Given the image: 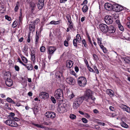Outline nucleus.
Returning <instances> with one entry per match:
<instances>
[{"label": "nucleus", "mask_w": 130, "mask_h": 130, "mask_svg": "<svg viewBox=\"0 0 130 130\" xmlns=\"http://www.w3.org/2000/svg\"><path fill=\"white\" fill-rule=\"evenodd\" d=\"M54 96L56 99L59 101H62L63 99V93L62 90L61 89H58L55 93Z\"/></svg>", "instance_id": "obj_1"}, {"label": "nucleus", "mask_w": 130, "mask_h": 130, "mask_svg": "<svg viewBox=\"0 0 130 130\" xmlns=\"http://www.w3.org/2000/svg\"><path fill=\"white\" fill-rule=\"evenodd\" d=\"M84 98V100L88 102H89V100L91 99L92 100L94 101L95 100V98L92 96V92L90 89H88L86 90Z\"/></svg>", "instance_id": "obj_2"}, {"label": "nucleus", "mask_w": 130, "mask_h": 130, "mask_svg": "<svg viewBox=\"0 0 130 130\" xmlns=\"http://www.w3.org/2000/svg\"><path fill=\"white\" fill-rule=\"evenodd\" d=\"M47 50L48 54V57L50 60L52 56L54 54L55 51L56 50V49L54 46H49L47 47Z\"/></svg>", "instance_id": "obj_3"}, {"label": "nucleus", "mask_w": 130, "mask_h": 130, "mask_svg": "<svg viewBox=\"0 0 130 130\" xmlns=\"http://www.w3.org/2000/svg\"><path fill=\"white\" fill-rule=\"evenodd\" d=\"M87 80L84 77L81 76L78 77L77 79V83L80 86L84 87L87 84Z\"/></svg>", "instance_id": "obj_4"}, {"label": "nucleus", "mask_w": 130, "mask_h": 130, "mask_svg": "<svg viewBox=\"0 0 130 130\" xmlns=\"http://www.w3.org/2000/svg\"><path fill=\"white\" fill-rule=\"evenodd\" d=\"M113 11L116 12H119L124 9V7L118 4L114 3L113 4Z\"/></svg>", "instance_id": "obj_5"}, {"label": "nucleus", "mask_w": 130, "mask_h": 130, "mask_svg": "<svg viewBox=\"0 0 130 130\" xmlns=\"http://www.w3.org/2000/svg\"><path fill=\"white\" fill-rule=\"evenodd\" d=\"M5 123L7 125L12 127H16L18 125L17 123L14 121L10 120H6Z\"/></svg>", "instance_id": "obj_6"}, {"label": "nucleus", "mask_w": 130, "mask_h": 130, "mask_svg": "<svg viewBox=\"0 0 130 130\" xmlns=\"http://www.w3.org/2000/svg\"><path fill=\"white\" fill-rule=\"evenodd\" d=\"M99 28L101 31L103 33H106L108 31V27L107 25L104 24H101L99 25Z\"/></svg>", "instance_id": "obj_7"}, {"label": "nucleus", "mask_w": 130, "mask_h": 130, "mask_svg": "<svg viewBox=\"0 0 130 130\" xmlns=\"http://www.w3.org/2000/svg\"><path fill=\"white\" fill-rule=\"evenodd\" d=\"M45 116L47 118L53 119L55 117L56 114L53 112L47 111L45 113Z\"/></svg>", "instance_id": "obj_8"}, {"label": "nucleus", "mask_w": 130, "mask_h": 130, "mask_svg": "<svg viewBox=\"0 0 130 130\" xmlns=\"http://www.w3.org/2000/svg\"><path fill=\"white\" fill-rule=\"evenodd\" d=\"M104 21L106 23L108 24H111L113 22V18L110 16L106 15L104 18Z\"/></svg>", "instance_id": "obj_9"}, {"label": "nucleus", "mask_w": 130, "mask_h": 130, "mask_svg": "<svg viewBox=\"0 0 130 130\" xmlns=\"http://www.w3.org/2000/svg\"><path fill=\"white\" fill-rule=\"evenodd\" d=\"M56 78L60 81H61L63 78L62 73L59 71H57L55 73Z\"/></svg>", "instance_id": "obj_10"}, {"label": "nucleus", "mask_w": 130, "mask_h": 130, "mask_svg": "<svg viewBox=\"0 0 130 130\" xmlns=\"http://www.w3.org/2000/svg\"><path fill=\"white\" fill-rule=\"evenodd\" d=\"M105 8L108 11L112 10L113 11V4L112 5L108 3H106L104 5Z\"/></svg>", "instance_id": "obj_11"}, {"label": "nucleus", "mask_w": 130, "mask_h": 130, "mask_svg": "<svg viewBox=\"0 0 130 130\" xmlns=\"http://www.w3.org/2000/svg\"><path fill=\"white\" fill-rule=\"evenodd\" d=\"M66 110L65 106L63 104H61L59 106V107L57 109L58 112L60 113H62L64 112Z\"/></svg>", "instance_id": "obj_12"}, {"label": "nucleus", "mask_w": 130, "mask_h": 130, "mask_svg": "<svg viewBox=\"0 0 130 130\" xmlns=\"http://www.w3.org/2000/svg\"><path fill=\"white\" fill-rule=\"evenodd\" d=\"M39 95L40 98L42 99H47L49 96L48 94L45 92H41L40 93Z\"/></svg>", "instance_id": "obj_13"}, {"label": "nucleus", "mask_w": 130, "mask_h": 130, "mask_svg": "<svg viewBox=\"0 0 130 130\" xmlns=\"http://www.w3.org/2000/svg\"><path fill=\"white\" fill-rule=\"evenodd\" d=\"M44 0H39L37 5L38 8L39 9H41L44 6Z\"/></svg>", "instance_id": "obj_14"}, {"label": "nucleus", "mask_w": 130, "mask_h": 130, "mask_svg": "<svg viewBox=\"0 0 130 130\" xmlns=\"http://www.w3.org/2000/svg\"><path fill=\"white\" fill-rule=\"evenodd\" d=\"M121 108L124 110L125 111L127 112L130 113V108L125 105L122 104L121 106Z\"/></svg>", "instance_id": "obj_15"}, {"label": "nucleus", "mask_w": 130, "mask_h": 130, "mask_svg": "<svg viewBox=\"0 0 130 130\" xmlns=\"http://www.w3.org/2000/svg\"><path fill=\"white\" fill-rule=\"evenodd\" d=\"M84 100V97H81L76 99L75 102L80 105L82 103Z\"/></svg>", "instance_id": "obj_16"}, {"label": "nucleus", "mask_w": 130, "mask_h": 130, "mask_svg": "<svg viewBox=\"0 0 130 130\" xmlns=\"http://www.w3.org/2000/svg\"><path fill=\"white\" fill-rule=\"evenodd\" d=\"M5 83L7 86L8 87H10L13 84V82L12 80L10 78H7L6 79Z\"/></svg>", "instance_id": "obj_17"}, {"label": "nucleus", "mask_w": 130, "mask_h": 130, "mask_svg": "<svg viewBox=\"0 0 130 130\" xmlns=\"http://www.w3.org/2000/svg\"><path fill=\"white\" fill-rule=\"evenodd\" d=\"M108 32L109 33L111 34L115 32V28L112 26H110L108 27Z\"/></svg>", "instance_id": "obj_18"}, {"label": "nucleus", "mask_w": 130, "mask_h": 130, "mask_svg": "<svg viewBox=\"0 0 130 130\" xmlns=\"http://www.w3.org/2000/svg\"><path fill=\"white\" fill-rule=\"evenodd\" d=\"M73 64V62L71 60H68L66 62L67 67L69 68H70L72 67Z\"/></svg>", "instance_id": "obj_19"}, {"label": "nucleus", "mask_w": 130, "mask_h": 130, "mask_svg": "<svg viewBox=\"0 0 130 130\" xmlns=\"http://www.w3.org/2000/svg\"><path fill=\"white\" fill-rule=\"evenodd\" d=\"M74 79L71 77H68L67 78L66 81L67 83L70 85H72L73 83Z\"/></svg>", "instance_id": "obj_20"}, {"label": "nucleus", "mask_w": 130, "mask_h": 130, "mask_svg": "<svg viewBox=\"0 0 130 130\" xmlns=\"http://www.w3.org/2000/svg\"><path fill=\"white\" fill-rule=\"evenodd\" d=\"M32 24H30L29 26V30L30 31L28 35V37L27 42H29L30 41V33H32Z\"/></svg>", "instance_id": "obj_21"}, {"label": "nucleus", "mask_w": 130, "mask_h": 130, "mask_svg": "<svg viewBox=\"0 0 130 130\" xmlns=\"http://www.w3.org/2000/svg\"><path fill=\"white\" fill-rule=\"evenodd\" d=\"M107 93L111 97L113 96L114 92L111 89H107L106 91Z\"/></svg>", "instance_id": "obj_22"}, {"label": "nucleus", "mask_w": 130, "mask_h": 130, "mask_svg": "<svg viewBox=\"0 0 130 130\" xmlns=\"http://www.w3.org/2000/svg\"><path fill=\"white\" fill-rule=\"evenodd\" d=\"M33 125L36 126V127H37L38 128L44 129V130H46V128L45 127V126L42 125L34 124L33 123Z\"/></svg>", "instance_id": "obj_23"}, {"label": "nucleus", "mask_w": 130, "mask_h": 130, "mask_svg": "<svg viewBox=\"0 0 130 130\" xmlns=\"http://www.w3.org/2000/svg\"><path fill=\"white\" fill-rule=\"evenodd\" d=\"M66 18L69 23H72L71 19V15L69 14H67L66 15Z\"/></svg>", "instance_id": "obj_24"}, {"label": "nucleus", "mask_w": 130, "mask_h": 130, "mask_svg": "<svg viewBox=\"0 0 130 130\" xmlns=\"http://www.w3.org/2000/svg\"><path fill=\"white\" fill-rule=\"evenodd\" d=\"M5 76L6 79L10 78L11 77L10 73L9 72H6L4 74Z\"/></svg>", "instance_id": "obj_25"}, {"label": "nucleus", "mask_w": 130, "mask_h": 130, "mask_svg": "<svg viewBox=\"0 0 130 130\" xmlns=\"http://www.w3.org/2000/svg\"><path fill=\"white\" fill-rule=\"evenodd\" d=\"M76 38L75 39L78 43H80L82 41V39L81 37L78 34L76 36Z\"/></svg>", "instance_id": "obj_26"}, {"label": "nucleus", "mask_w": 130, "mask_h": 130, "mask_svg": "<svg viewBox=\"0 0 130 130\" xmlns=\"http://www.w3.org/2000/svg\"><path fill=\"white\" fill-rule=\"evenodd\" d=\"M80 105L75 101L73 103V107L74 109H77L79 107Z\"/></svg>", "instance_id": "obj_27"}, {"label": "nucleus", "mask_w": 130, "mask_h": 130, "mask_svg": "<svg viewBox=\"0 0 130 130\" xmlns=\"http://www.w3.org/2000/svg\"><path fill=\"white\" fill-rule=\"evenodd\" d=\"M88 7L87 5L84 6L82 8V10L83 12L85 13L88 10Z\"/></svg>", "instance_id": "obj_28"}, {"label": "nucleus", "mask_w": 130, "mask_h": 130, "mask_svg": "<svg viewBox=\"0 0 130 130\" xmlns=\"http://www.w3.org/2000/svg\"><path fill=\"white\" fill-rule=\"evenodd\" d=\"M120 124L122 126L125 128H127L128 127V125L123 121L121 122Z\"/></svg>", "instance_id": "obj_29"}, {"label": "nucleus", "mask_w": 130, "mask_h": 130, "mask_svg": "<svg viewBox=\"0 0 130 130\" xmlns=\"http://www.w3.org/2000/svg\"><path fill=\"white\" fill-rule=\"evenodd\" d=\"M6 100L9 103H11L14 104H15V103L11 99L9 98H8Z\"/></svg>", "instance_id": "obj_30"}, {"label": "nucleus", "mask_w": 130, "mask_h": 130, "mask_svg": "<svg viewBox=\"0 0 130 130\" xmlns=\"http://www.w3.org/2000/svg\"><path fill=\"white\" fill-rule=\"evenodd\" d=\"M98 43L99 45L100 46V47L102 46V39L101 38H97Z\"/></svg>", "instance_id": "obj_31"}, {"label": "nucleus", "mask_w": 130, "mask_h": 130, "mask_svg": "<svg viewBox=\"0 0 130 130\" xmlns=\"http://www.w3.org/2000/svg\"><path fill=\"white\" fill-rule=\"evenodd\" d=\"M77 40L76 39H73V43L74 46L76 47H77Z\"/></svg>", "instance_id": "obj_32"}, {"label": "nucleus", "mask_w": 130, "mask_h": 130, "mask_svg": "<svg viewBox=\"0 0 130 130\" xmlns=\"http://www.w3.org/2000/svg\"><path fill=\"white\" fill-rule=\"evenodd\" d=\"M18 24V23L17 21H14L12 25V27L14 28Z\"/></svg>", "instance_id": "obj_33"}, {"label": "nucleus", "mask_w": 130, "mask_h": 130, "mask_svg": "<svg viewBox=\"0 0 130 130\" xmlns=\"http://www.w3.org/2000/svg\"><path fill=\"white\" fill-rule=\"evenodd\" d=\"M46 48L44 46H41L40 48V51L42 52H45Z\"/></svg>", "instance_id": "obj_34"}, {"label": "nucleus", "mask_w": 130, "mask_h": 130, "mask_svg": "<svg viewBox=\"0 0 130 130\" xmlns=\"http://www.w3.org/2000/svg\"><path fill=\"white\" fill-rule=\"evenodd\" d=\"M128 36H129V35L127 33L126 34V35L123 37L124 38H123V39H126L127 40H130V38Z\"/></svg>", "instance_id": "obj_35"}, {"label": "nucleus", "mask_w": 130, "mask_h": 130, "mask_svg": "<svg viewBox=\"0 0 130 130\" xmlns=\"http://www.w3.org/2000/svg\"><path fill=\"white\" fill-rule=\"evenodd\" d=\"M124 60L125 62L129 63H130V59L129 58H127L125 57L124 58Z\"/></svg>", "instance_id": "obj_36"}, {"label": "nucleus", "mask_w": 130, "mask_h": 130, "mask_svg": "<svg viewBox=\"0 0 130 130\" xmlns=\"http://www.w3.org/2000/svg\"><path fill=\"white\" fill-rule=\"evenodd\" d=\"M87 38L88 39V42L92 46H93V44L92 42L91 41V39L90 36L89 35L87 36Z\"/></svg>", "instance_id": "obj_37"}, {"label": "nucleus", "mask_w": 130, "mask_h": 130, "mask_svg": "<svg viewBox=\"0 0 130 130\" xmlns=\"http://www.w3.org/2000/svg\"><path fill=\"white\" fill-rule=\"evenodd\" d=\"M82 44L84 45L85 47H87V44L86 42L85 39H83L82 40Z\"/></svg>", "instance_id": "obj_38"}, {"label": "nucleus", "mask_w": 130, "mask_h": 130, "mask_svg": "<svg viewBox=\"0 0 130 130\" xmlns=\"http://www.w3.org/2000/svg\"><path fill=\"white\" fill-rule=\"evenodd\" d=\"M19 4V2H18L16 5V6L14 8V11L17 12L18 11V10L19 8V6H18V4Z\"/></svg>", "instance_id": "obj_39"}, {"label": "nucleus", "mask_w": 130, "mask_h": 130, "mask_svg": "<svg viewBox=\"0 0 130 130\" xmlns=\"http://www.w3.org/2000/svg\"><path fill=\"white\" fill-rule=\"evenodd\" d=\"M101 47L104 53H107V51L106 48L104 47L103 45H102V46Z\"/></svg>", "instance_id": "obj_40"}, {"label": "nucleus", "mask_w": 130, "mask_h": 130, "mask_svg": "<svg viewBox=\"0 0 130 130\" xmlns=\"http://www.w3.org/2000/svg\"><path fill=\"white\" fill-rule=\"evenodd\" d=\"M76 117V116L75 115L73 114H71L70 116V118L72 119H75Z\"/></svg>", "instance_id": "obj_41"}, {"label": "nucleus", "mask_w": 130, "mask_h": 130, "mask_svg": "<svg viewBox=\"0 0 130 130\" xmlns=\"http://www.w3.org/2000/svg\"><path fill=\"white\" fill-rule=\"evenodd\" d=\"M69 23V27L71 29H72L73 27V24L72 22V23Z\"/></svg>", "instance_id": "obj_42"}, {"label": "nucleus", "mask_w": 130, "mask_h": 130, "mask_svg": "<svg viewBox=\"0 0 130 130\" xmlns=\"http://www.w3.org/2000/svg\"><path fill=\"white\" fill-rule=\"evenodd\" d=\"M27 1L28 3L30 4V6L31 7V9L32 10V0H27Z\"/></svg>", "instance_id": "obj_43"}, {"label": "nucleus", "mask_w": 130, "mask_h": 130, "mask_svg": "<svg viewBox=\"0 0 130 130\" xmlns=\"http://www.w3.org/2000/svg\"><path fill=\"white\" fill-rule=\"evenodd\" d=\"M28 66L27 67V68L28 70H31L32 69V66L31 64L28 65Z\"/></svg>", "instance_id": "obj_44"}, {"label": "nucleus", "mask_w": 130, "mask_h": 130, "mask_svg": "<svg viewBox=\"0 0 130 130\" xmlns=\"http://www.w3.org/2000/svg\"><path fill=\"white\" fill-rule=\"evenodd\" d=\"M21 58L22 60L25 63H26L27 62V60L25 57L24 56H22L21 57Z\"/></svg>", "instance_id": "obj_45"}, {"label": "nucleus", "mask_w": 130, "mask_h": 130, "mask_svg": "<svg viewBox=\"0 0 130 130\" xmlns=\"http://www.w3.org/2000/svg\"><path fill=\"white\" fill-rule=\"evenodd\" d=\"M87 67L88 69L90 72H95V71L92 68L89 67V65L88 66H87Z\"/></svg>", "instance_id": "obj_46"}, {"label": "nucleus", "mask_w": 130, "mask_h": 130, "mask_svg": "<svg viewBox=\"0 0 130 130\" xmlns=\"http://www.w3.org/2000/svg\"><path fill=\"white\" fill-rule=\"evenodd\" d=\"M93 56L94 60H96L98 59V56L95 54H93Z\"/></svg>", "instance_id": "obj_47"}, {"label": "nucleus", "mask_w": 130, "mask_h": 130, "mask_svg": "<svg viewBox=\"0 0 130 130\" xmlns=\"http://www.w3.org/2000/svg\"><path fill=\"white\" fill-rule=\"evenodd\" d=\"M119 28L120 30H121L122 31H123L124 30V29L123 27V26L121 24H119V25H118Z\"/></svg>", "instance_id": "obj_48"}, {"label": "nucleus", "mask_w": 130, "mask_h": 130, "mask_svg": "<svg viewBox=\"0 0 130 130\" xmlns=\"http://www.w3.org/2000/svg\"><path fill=\"white\" fill-rule=\"evenodd\" d=\"M36 37H35V39L36 40V44L37 43V42H38V41L39 38V36H38L37 35V32H36Z\"/></svg>", "instance_id": "obj_49"}, {"label": "nucleus", "mask_w": 130, "mask_h": 130, "mask_svg": "<svg viewBox=\"0 0 130 130\" xmlns=\"http://www.w3.org/2000/svg\"><path fill=\"white\" fill-rule=\"evenodd\" d=\"M28 48L26 46H25L23 48V52L24 53H26L27 51Z\"/></svg>", "instance_id": "obj_50"}, {"label": "nucleus", "mask_w": 130, "mask_h": 130, "mask_svg": "<svg viewBox=\"0 0 130 130\" xmlns=\"http://www.w3.org/2000/svg\"><path fill=\"white\" fill-rule=\"evenodd\" d=\"M83 122L84 123H86L87 122V120L85 118H83L82 119Z\"/></svg>", "instance_id": "obj_51"}, {"label": "nucleus", "mask_w": 130, "mask_h": 130, "mask_svg": "<svg viewBox=\"0 0 130 130\" xmlns=\"http://www.w3.org/2000/svg\"><path fill=\"white\" fill-rule=\"evenodd\" d=\"M5 19L9 21H10L11 20V18L8 16V15H6L5 16Z\"/></svg>", "instance_id": "obj_52"}, {"label": "nucleus", "mask_w": 130, "mask_h": 130, "mask_svg": "<svg viewBox=\"0 0 130 130\" xmlns=\"http://www.w3.org/2000/svg\"><path fill=\"white\" fill-rule=\"evenodd\" d=\"M126 24L127 27L128 28H130V21H127Z\"/></svg>", "instance_id": "obj_53"}, {"label": "nucleus", "mask_w": 130, "mask_h": 130, "mask_svg": "<svg viewBox=\"0 0 130 130\" xmlns=\"http://www.w3.org/2000/svg\"><path fill=\"white\" fill-rule=\"evenodd\" d=\"M51 99L53 103H56V100L54 97L53 96L51 97Z\"/></svg>", "instance_id": "obj_54"}, {"label": "nucleus", "mask_w": 130, "mask_h": 130, "mask_svg": "<svg viewBox=\"0 0 130 130\" xmlns=\"http://www.w3.org/2000/svg\"><path fill=\"white\" fill-rule=\"evenodd\" d=\"M84 115L85 117L88 119L90 118V115L87 113H85L84 114Z\"/></svg>", "instance_id": "obj_55"}, {"label": "nucleus", "mask_w": 130, "mask_h": 130, "mask_svg": "<svg viewBox=\"0 0 130 130\" xmlns=\"http://www.w3.org/2000/svg\"><path fill=\"white\" fill-rule=\"evenodd\" d=\"M19 20L20 21V22H21V21H22V13L21 12V11L20 12V16L19 17Z\"/></svg>", "instance_id": "obj_56"}, {"label": "nucleus", "mask_w": 130, "mask_h": 130, "mask_svg": "<svg viewBox=\"0 0 130 130\" xmlns=\"http://www.w3.org/2000/svg\"><path fill=\"white\" fill-rule=\"evenodd\" d=\"M39 20L38 19H37L34 22V25L37 24L39 22Z\"/></svg>", "instance_id": "obj_57"}, {"label": "nucleus", "mask_w": 130, "mask_h": 130, "mask_svg": "<svg viewBox=\"0 0 130 130\" xmlns=\"http://www.w3.org/2000/svg\"><path fill=\"white\" fill-rule=\"evenodd\" d=\"M64 46H68L69 45L68 42L66 40H65L64 41Z\"/></svg>", "instance_id": "obj_58"}, {"label": "nucleus", "mask_w": 130, "mask_h": 130, "mask_svg": "<svg viewBox=\"0 0 130 130\" xmlns=\"http://www.w3.org/2000/svg\"><path fill=\"white\" fill-rule=\"evenodd\" d=\"M15 115V114L13 112H11L10 114V115L9 116V117H11L13 118L14 116Z\"/></svg>", "instance_id": "obj_59"}, {"label": "nucleus", "mask_w": 130, "mask_h": 130, "mask_svg": "<svg viewBox=\"0 0 130 130\" xmlns=\"http://www.w3.org/2000/svg\"><path fill=\"white\" fill-rule=\"evenodd\" d=\"M13 120L17 121H19L20 120L19 118H17V117H13Z\"/></svg>", "instance_id": "obj_60"}, {"label": "nucleus", "mask_w": 130, "mask_h": 130, "mask_svg": "<svg viewBox=\"0 0 130 130\" xmlns=\"http://www.w3.org/2000/svg\"><path fill=\"white\" fill-rule=\"evenodd\" d=\"M14 68L15 69L16 71H19V68L18 66L17 65H15V66Z\"/></svg>", "instance_id": "obj_61"}, {"label": "nucleus", "mask_w": 130, "mask_h": 130, "mask_svg": "<svg viewBox=\"0 0 130 130\" xmlns=\"http://www.w3.org/2000/svg\"><path fill=\"white\" fill-rule=\"evenodd\" d=\"M74 96L73 95V94L72 93V94H71V95H70L69 96V99H71L73 97H74Z\"/></svg>", "instance_id": "obj_62"}, {"label": "nucleus", "mask_w": 130, "mask_h": 130, "mask_svg": "<svg viewBox=\"0 0 130 130\" xmlns=\"http://www.w3.org/2000/svg\"><path fill=\"white\" fill-rule=\"evenodd\" d=\"M98 123L99 125H100L102 126H104L105 125V124L104 123H102L100 122H98Z\"/></svg>", "instance_id": "obj_63"}, {"label": "nucleus", "mask_w": 130, "mask_h": 130, "mask_svg": "<svg viewBox=\"0 0 130 130\" xmlns=\"http://www.w3.org/2000/svg\"><path fill=\"white\" fill-rule=\"evenodd\" d=\"M75 71L76 72H78L79 71V68L77 66H75Z\"/></svg>", "instance_id": "obj_64"}]
</instances>
